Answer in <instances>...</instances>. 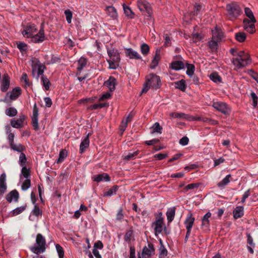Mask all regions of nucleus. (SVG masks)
<instances>
[{
	"label": "nucleus",
	"instance_id": "f257e3e1",
	"mask_svg": "<svg viewBox=\"0 0 258 258\" xmlns=\"http://www.w3.org/2000/svg\"><path fill=\"white\" fill-rule=\"evenodd\" d=\"M161 86V82L159 76L150 74L146 77V81L144 83L142 90V93L147 92L150 88L158 89Z\"/></svg>",
	"mask_w": 258,
	"mask_h": 258
},
{
	"label": "nucleus",
	"instance_id": "f03ea898",
	"mask_svg": "<svg viewBox=\"0 0 258 258\" xmlns=\"http://www.w3.org/2000/svg\"><path fill=\"white\" fill-rule=\"evenodd\" d=\"M151 227L154 229L155 235L161 233L163 231L165 233H168L167 231V228L164 222V218L162 217V213L161 212L159 213L155 221L152 223Z\"/></svg>",
	"mask_w": 258,
	"mask_h": 258
},
{
	"label": "nucleus",
	"instance_id": "7ed1b4c3",
	"mask_svg": "<svg viewBox=\"0 0 258 258\" xmlns=\"http://www.w3.org/2000/svg\"><path fill=\"white\" fill-rule=\"evenodd\" d=\"M30 250L33 253L38 254L44 252L46 250V240L42 234L39 233L36 238L35 245L30 247Z\"/></svg>",
	"mask_w": 258,
	"mask_h": 258
},
{
	"label": "nucleus",
	"instance_id": "20e7f679",
	"mask_svg": "<svg viewBox=\"0 0 258 258\" xmlns=\"http://www.w3.org/2000/svg\"><path fill=\"white\" fill-rule=\"evenodd\" d=\"M226 8L231 20L236 19L241 13V9L239 5L236 2L228 4Z\"/></svg>",
	"mask_w": 258,
	"mask_h": 258
},
{
	"label": "nucleus",
	"instance_id": "39448f33",
	"mask_svg": "<svg viewBox=\"0 0 258 258\" xmlns=\"http://www.w3.org/2000/svg\"><path fill=\"white\" fill-rule=\"evenodd\" d=\"M107 52L109 57V59H107L109 64H114L115 63L120 61V52L117 49L113 48L112 46H107Z\"/></svg>",
	"mask_w": 258,
	"mask_h": 258
},
{
	"label": "nucleus",
	"instance_id": "423d86ee",
	"mask_svg": "<svg viewBox=\"0 0 258 258\" xmlns=\"http://www.w3.org/2000/svg\"><path fill=\"white\" fill-rule=\"evenodd\" d=\"M233 64H249L252 63L249 54L243 51H239L237 56L233 58Z\"/></svg>",
	"mask_w": 258,
	"mask_h": 258
},
{
	"label": "nucleus",
	"instance_id": "0eeeda50",
	"mask_svg": "<svg viewBox=\"0 0 258 258\" xmlns=\"http://www.w3.org/2000/svg\"><path fill=\"white\" fill-rule=\"evenodd\" d=\"M46 39L44 25L43 23L41 24L40 28L37 33H34L31 38V40L32 42L35 43H40L43 42Z\"/></svg>",
	"mask_w": 258,
	"mask_h": 258
},
{
	"label": "nucleus",
	"instance_id": "6e6552de",
	"mask_svg": "<svg viewBox=\"0 0 258 258\" xmlns=\"http://www.w3.org/2000/svg\"><path fill=\"white\" fill-rule=\"evenodd\" d=\"M138 7L140 11L145 13L147 17L151 16L152 9L150 4L145 0H139L138 1Z\"/></svg>",
	"mask_w": 258,
	"mask_h": 258
},
{
	"label": "nucleus",
	"instance_id": "1a4fd4ad",
	"mask_svg": "<svg viewBox=\"0 0 258 258\" xmlns=\"http://www.w3.org/2000/svg\"><path fill=\"white\" fill-rule=\"evenodd\" d=\"M37 29L34 24H30L24 27L22 31V34L24 37L28 38H31L32 35L36 33Z\"/></svg>",
	"mask_w": 258,
	"mask_h": 258
},
{
	"label": "nucleus",
	"instance_id": "9d476101",
	"mask_svg": "<svg viewBox=\"0 0 258 258\" xmlns=\"http://www.w3.org/2000/svg\"><path fill=\"white\" fill-rule=\"evenodd\" d=\"M155 254V249L152 244H148L147 246H144L142 249L141 255L139 254L138 258H150Z\"/></svg>",
	"mask_w": 258,
	"mask_h": 258
},
{
	"label": "nucleus",
	"instance_id": "9b49d317",
	"mask_svg": "<svg viewBox=\"0 0 258 258\" xmlns=\"http://www.w3.org/2000/svg\"><path fill=\"white\" fill-rule=\"evenodd\" d=\"M212 106L215 109L224 114H227L230 112V107L224 102H215L213 103Z\"/></svg>",
	"mask_w": 258,
	"mask_h": 258
},
{
	"label": "nucleus",
	"instance_id": "f8f14e48",
	"mask_svg": "<svg viewBox=\"0 0 258 258\" xmlns=\"http://www.w3.org/2000/svg\"><path fill=\"white\" fill-rule=\"evenodd\" d=\"M21 94V88L19 87H17L13 89L12 91L9 92L7 93L5 100L7 101L8 100V98H9L11 100H15L17 99Z\"/></svg>",
	"mask_w": 258,
	"mask_h": 258
},
{
	"label": "nucleus",
	"instance_id": "ddd939ff",
	"mask_svg": "<svg viewBox=\"0 0 258 258\" xmlns=\"http://www.w3.org/2000/svg\"><path fill=\"white\" fill-rule=\"evenodd\" d=\"M124 53L126 57L132 59H141L142 56L136 50L132 48H125Z\"/></svg>",
	"mask_w": 258,
	"mask_h": 258
},
{
	"label": "nucleus",
	"instance_id": "4468645a",
	"mask_svg": "<svg viewBox=\"0 0 258 258\" xmlns=\"http://www.w3.org/2000/svg\"><path fill=\"white\" fill-rule=\"evenodd\" d=\"M244 29L249 33L252 34L255 31V22H252L251 20L245 18L243 21Z\"/></svg>",
	"mask_w": 258,
	"mask_h": 258
},
{
	"label": "nucleus",
	"instance_id": "2eb2a0df",
	"mask_svg": "<svg viewBox=\"0 0 258 258\" xmlns=\"http://www.w3.org/2000/svg\"><path fill=\"white\" fill-rule=\"evenodd\" d=\"M224 37V34L222 30L216 27L214 30H212V38L219 41L221 42Z\"/></svg>",
	"mask_w": 258,
	"mask_h": 258
},
{
	"label": "nucleus",
	"instance_id": "dca6fc26",
	"mask_svg": "<svg viewBox=\"0 0 258 258\" xmlns=\"http://www.w3.org/2000/svg\"><path fill=\"white\" fill-rule=\"evenodd\" d=\"M10 87V78L7 74H5L3 77V80L1 86V90L2 92H6Z\"/></svg>",
	"mask_w": 258,
	"mask_h": 258
},
{
	"label": "nucleus",
	"instance_id": "f3484780",
	"mask_svg": "<svg viewBox=\"0 0 258 258\" xmlns=\"http://www.w3.org/2000/svg\"><path fill=\"white\" fill-rule=\"evenodd\" d=\"M19 198V195L18 192L16 190H14L7 195L6 200L9 203L12 202L13 200L17 202Z\"/></svg>",
	"mask_w": 258,
	"mask_h": 258
},
{
	"label": "nucleus",
	"instance_id": "a211bd4d",
	"mask_svg": "<svg viewBox=\"0 0 258 258\" xmlns=\"http://www.w3.org/2000/svg\"><path fill=\"white\" fill-rule=\"evenodd\" d=\"M90 135V134L89 133L81 142L80 146V151L81 153H83L85 151V150L89 147L90 143L89 137Z\"/></svg>",
	"mask_w": 258,
	"mask_h": 258
},
{
	"label": "nucleus",
	"instance_id": "6ab92c4d",
	"mask_svg": "<svg viewBox=\"0 0 258 258\" xmlns=\"http://www.w3.org/2000/svg\"><path fill=\"white\" fill-rule=\"evenodd\" d=\"M170 64H191L186 61L180 55H176Z\"/></svg>",
	"mask_w": 258,
	"mask_h": 258
},
{
	"label": "nucleus",
	"instance_id": "aec40b11",
	"mask_svg": "<svg viewBox=\"0 0 258 258\" xmlns=\"http://www.w3.org/2000/svg\"><path fill=\"white\" fill-rule=\"evenodd\" d=\"M116 80L114 78L110 77L109 79L104 83V85L106 86L110 91H113L115 89Z\"/></svg>",
	"mask_w": 258,
	"mask_h": 258
},
{
	"label": "nucleus",
	"instance_id": "412c9836",
	"mask_svg": "<svg viewBox=\"0 0 258 258\" xmlns=\"http://www.w3.org/2000/svg\"><path fill=\"white\" fill-rule=\"evenodd\" d=\"M244 214V208L242 206H237L233 211V217L235 219L241 217Z\"/></svg>",
	"mask_w": 258,
	"mask_h": 258
},
{
	"label": "nucleus",
	"instance_id": "4be33fe9",
	"mask_svg": "<svg viewBox=\"0 0 258 258\" xmlns=\"http://www.w3.org/2000/svg\"><path fill=\"white\" fill-rule=\"evenodd\" d=\"M132 117L133 115L129 114L125 119H124L122 120L121 123L119 126V129L120 131L121 132V134L125 130L128 122L131 121Z\"/></svg>",
	"mask_w": 258,
	"mask_h": 258
},
{
	"label": "nucleus",
	"instance_id": "5701e85b",
	"mask_svg": "<svg viewBox=\"0 0 258 258\" xmlns=\"http://www.w3.org/2000/svg\"><path fill=\"white\" fill-rule=\"evenodd\" d=\"M106 11L108 16H109L113 19H115L117 18L118 15L116 10L112 6H107L106 8Z\"/></svg>",
	"mask_w": 258,
	"mask_h": 258
},
{
	"label": "nucleus",
	"instance_id": "b1692460",
	"mask_svg": "<svg viewBox=\"0 0 258 258\" xmlns=\"http://www.w3.org/2000/svg\"><path fill=\"white\" fill-rule=\"evenodd\" d=\"M211 217V213L210 212H207L202 219V226L208 228L210 225V218Z\"/></svg>",
	"mask_w": 258,
	"mask_h": 258
},
{
	"label": "nucleus",
	"instance_id": "393cba45",
	"mask_svg": "<svg viewBox=\"0 0 258 258\" xmlns=\"http://www.w3.org/2000/svg\"><path fill=\"white\" fill-rule=\"evenodd\" d=\"M11 148L15 151L18 152L22 153L24 151L26 150V148L24 146L22 145L21 144H15L13 143L10 145Z\"/></svg>",
	"mask_w": 258,
	"mask_h": 258
},
{
	"label": "nucleus",
	"instance_id": "a878e982",
	"mask_svg": "<svg viewBox=\"0 0 258 258\" xmlns=\"http://www.w3.org/2000/svg\"><path fill=\"white\" fill-rule=\"evenodd\" d=\"M175 215V208L174 207L169 208L166 212L168 223H171L174 219Z\"/></svg>",
	"mask_w": 258,
	"mask_h": 258
},
{
	"label": "nucleus",
	"instance_id": "bb28decb",
	"mask_svg": "<svg viewBox=\"0 0 258 258\" xmlns=\"http://www.w3.org/2000/svg\"><path fill=\"white\" fill-rule=\"evenodd\" d=\"M195 220V219L192 216V214H190L187 217L184 222V224L185 225L186 229H191L193 224L194 223Z\"/></svg>",
	"mask_w": 258,
	"mask_h": 258
},
{
	"label": "nucleus",
	"instance_id": "cd10ccee",
	"mask_svg": "<svg viewBox=\"0 0 258 258\" xmlns=\"http://www.w3.org/2000/svg\"><path fill=\"white\" fill-rule=\"evenodd\" d=\"M6 180V175L4 173L0 176V192H4L7 188Z\"/></svg>",
	"mask_w": 258,
	"mask_h": 258
},
{
	"label": "nucleus",
	"instance_id": "c85d7f7f",
	"mask_svg": "<svg viewBox=\"0 0 258 258\" xmlns=\"http://www.w3.org/2000/svg\"><path fill=\"white\" fill-rule=\"evenodd\" d=\"M110 179L109 175L106 173L99 174L94 177V180L96 182H100L102 181H107Z\"/></svg>",
	"mask_w": 258,
	"mask_h": 258
},
{
	"label": "nucleus",
	"instance_id": "c756f323",
	"mask_svg": "<svg viewBox=\"0 0 258 258\" xmlns=\"http://www.w3.org/2000/svg\"><path fill=\"white\" fill-rule=\"evenodd\" d=\"M27 206L26 205L18 207L12 211L10 214L11 216H15L18 215L21 213H22L23 211H24L26 209Z\"/></svg>",
	"mask_w": 258,
	"mask_h": 258
},
{
	"label": "nucleus",
	"instance_id": "7c9ffc66",
	"mask_svg": "<svg viewBox=\"0 0 258 258\" xmlns=\"http://www.w3.org/2000/svg\"><path fill=\"white\" fill-rule=\"evenodd\" d=\"M174 86L182 91H185L186 88L185 81L183 80L174 82Z\"/></svg>",
	"mask_w": 258,
	"mask_h": 258
},
{
	"label": "nucleus",
	"instance_id": "2f4dec72",
	"mask_svg": "<svg viewBox=\"0 0 258 258\" xmlns=\"http://www.w3.org/2000/svg\"><path fill=\"white\" fill-rule=\"evenodd\" d=\"M118 188V186L117 185L113 186L111 188H110L107 191H105L104 193V196L110 197L112 195H115Z\"/></svg>",
	"mask_w": 258,
	"mask_h": 258
},
{
	"label": "nucleus",
	"instance_id": "473e14b6",
	"mask_svg": "<svg viewBox=\"0 0 258 258\" xmlns=\"http://www.w3.org/2000/svg\"><path fill=\"white\" fill-rule=\"evenodd\" d=\"M161 48H157L156 50L155 56L152 60V63L153 64H158L160 59H161Z\"/></svg>",
	"mask_w": 258,
	"mask_h": 258
},
{
	"label": "nucleus",
	"instance_id": "72a5a7b5",
	"mask_svg": "<svg viewBox=\"0 0 258 258\" xmlns=\"http://www.w3.org/2000/svg\"><path fill=\"white\" fill-rule=\"evenodd\" d=\"M160 243L161 245L159 248V258H164L167 255V250L166 249V248L164 246L162 240L161 239L160 240Z\"/></svg>",
	"mask_w": 258,
	"mask_h": 258
},
{
	"label": "nucleus",
	"instance_id": "f704fd0d",
	"mask_svg": "<svg viewBox=\"0 0 258 258\" xmlns=\"http://www.w3.org/2000/svg\"><path fill=\"white\" fill-rule=\"evenodd\" d=\"M21 82L25 88L29 87L31 85V83L28 79L27 75L26 73L23 74L21 78Z\"/></svg>",
	"mask_w": 258,
	"mask_h": 258
},
{
	"label": "nucleus",
	"instance_id": "c9c22d12",
	"mask_svg": "<svg viewBox=\"0 0 258 258\" xmlns=\"http://www.w3.org/2000/svg\"><path fill=\"white\" fill-rule=\"evenodd\" d=\"M140 50L144 55H147L149 53L150 47L147 44L143 43L140 46Z\"/></svg>",
	"mask_w": 258,
	"mask_h": 258
},
{
	"label": "nucleus",
	"instance_id": "e433bc0d",
	"mask_svg": "<svg viewBox=\"0 0 258 258\" xmlns=\"http://www.w3.org/2000/svg\"><path fill=\"white\" fill-rule=\"evenodd\" d=\"M133 238H134V231L132 228H131L126 232L124 239L125 241L129 243Z\"/></svg>",
	"mask_w": 258,
	"mask_h": 258
},
{
	"label": "nucleus",
	"instance_id": "4c0bfd02",
	"mask_svg": "<svg viewBox=\"0 0 258 258\" xmlns=\"http://www.w3.org/2000/svg\"><path fill=\"white\" fill-rule=\"evenodd\" d=\"M235 37L237 41L239 42H243L246 39V34L244 32H239L235 33Z\"/></svg>",
	"mask_w": 258,
	"mask_h": 258
},
{
	"label": "nucleus",
	"instance_id": "58836bf2",
	"mask_svg": "<svg viewBox=\"0 0 258 258\" xmlns=\"http://www.w3.org/2000/svg\"><path fill=\"white\" fill-rule=\"evenodd\" d=\"M231 175H227L222 181L218 183L217 185L220 187H224L230 182Z\"/></svg>",
	"mask_w": 258,
	"mask_h": 258
},
{
	"label": "nucleus",
	"instance_id": "ea45409f",
	"mask_svg": "<svg viewBox=\"0 0 258 258\" xmlns=\"http://www.w3.org/2000/svg\"><path fill=\"white\" fill-rule=\"evenodd\" d=\"M202 9V6L200 4H196L194 5V10L190 12L192 16H197L201 12Z\"/></svg>",
	"mask_w": 258,
	"mask_h": 258
},
{
	"label": "nucleus",
	"instance_id": "a19ab883",
	"mask_svg": "<svg viewBox=\"0 0 258 258\" xmlns=\"http://www.w3.org/2000/svg\"><path fill=\"white\" fill-rule=\"evenodd\" d=\"M244 12L245 15L249 18V20H251L252 22H256V20L253 13L249 8H245L244 9Z\"/></svg>",
	"mask_w": 258,
	"mask_h": 258
},
{
	"label": "nucleus",
	"instance_id": "79ce46f5",
	"mask_svg": "<svg viewBox=\"0 0 258 258\" xmlns=\"http://www.w3.org/2000/svg\"><path fill=\"white\" fill-rule=\"evenodd\" d=\"M220 42L212 38V40L209 42V46L213 51L217 50L218 46V43Z\"/></svg>",
	"mask_w": 258,
	"mask_h": 258
},
{
	"label": "nucleus",
	"instance_id": "37998d69",
	"mask_svg": "<svg viewBox=\"0 0 258 258\" xmlns=\"http://www.w3.org/2000/svg\"><path fill=\"white\" fill-rule=\"evenodd\" d=\"M17 113H18V112H17V109L13 107H11L9 108H7L6 110V115H7L8 116H9L10 117H13V116H16L17 115Z\"/></svg>",
	"mask_w": 258,
	"mask_h": 258
},
{
	"label": "nucleus",
	"instance_id": "c03bdc74",
	"mask_svg": "<svg viewBox=\"0 0 258 258\" xmlns=\"http://www.w3.org/2000/svg\"><path fill=\"white\" fill-rule=\"evenodd\" d=\"M123 8L125 15L130 18H133L134 14L132 12L131 8L129 7L126 6L125 4L123 5Z\"/></svg>",
	"mask_w": 258,
	"mask_h": 258
},
{
	"label": "nucleus",
	"instance_id": "a18cd8bd",
	"mask_svg": "<svg viewBox=\"0 0 258 258\" xmlns=\"http://www.w3.org/2000/svg\"><path fill=\"white\" fill-rule=\"evenodd\" d=\"M26 161L27 158L25 154L23 152L21 153L19 159V164L21 165V167L26 166Z\"/></svg>",
	"mask_w": 258,
	"mask_h": 258
},
{
	"label": "nucleus",
	"instance_id": "49530a36",
	"mask_svg": "<svg viewBox=\"0 0 258 258\" xmlns=\"http://www.w3.org/2000/svg\"><path fill=\"white\" fill-rule=\"evenodd\" d=\"M41 81L43 83V85L44 87L46 90H48L49 89L50 82L49 80L44 76H42L41 77Z\"/></svg>",
	"mask_w": 258,
	"mask_h": 258
},
{
	"label": "nucleus",
	"instance_id": "de8ad7c7",
	"mask_svg": "<svg viewBox=\"0 0 258 258\" xmlns=\"http://www.w3.org/2000/svg\"><path fill=\"white\" fill-rule=\"evenodd\" d=\"M67 157V152L66 150H63L60 151L59 154V157L58 158L56 161V162L57 163H59L62 162L64 158Z\"/></svg>",
	"mask_w": 258,
	"mask_h": 258
},
{
	"label": "nucleus",
	"instance_id": "09e8293b",
	"mask_svg": "<svg viewBox=\"0 0 258 258\" xmlns=\"http://www.w3.org/2000/svg\"><path fill=\"white\" fill-rule=\"evenodd\" d=\"M210 79L215 83L221 82V78L220 76L216 73H212L210 75Z\"/></svg>",
	"mask_w": 258,
	"mask_h": 258
},
{
	"label": "nucleus",
	"instance_id": "8fccbe9b",
	"mask_svg": "<svg viewBox=\"0 0 258 258\" xmlns=\"http://www.w3.org/2000/svg\"><path fill=\"white\" fill-rule=\"evenodd\" d=\"M138 154V151H135L133 152H130L127 155L123 157V160L128 161L133 159Z\"/></svg>",
	"mask_w": 258,
	"mask_h": 258
},
{
	"label": "nucleus",
	"instance_id": "3c124183",
	"mask_svg": "<svg viewBox=\"0 0 258 258\" xmlns=\"http://www.w3.org/2000/svg\"><path fill=\"white\" fill-rule=\"evenodd\" d=\"M17 48L22 53H24L27 49V45L24 42H21L17 44Z\"/></svg>",
	"mask_w": 258,
	"mask_h": 258
},
{
	"label": "nucleus",
	"instance_id": "603ef678",
	"mask_svg": "<svg viewBox=\"0 0 258 258\" xmlns=\"http://www.w3.org/2000/svg\"><path fill=\"white\" fill-rule=\"evenodd\" d=\"M85 66H80L78 68L77 75L78 76V80L80 81H83V80H84L87 77V74H85L83 76H80V75H81V72L83 69V68H84V67Z\"/></svg>",
	"mask_w": 258,
	"mask_h": 258
},
{
	"label": "nucleus",
	"instance_id": "864d4df0",
	"mask_svg": "<svg viewBox=\"0 0 258 258\" xmlns=\"http://www.w3.org/2000/svg\"><path fill=\"white\" fill-rule=\"evenodd\" d=\"M56 249L59 258H63L64 251L63 248L58 244L55 245Z\"/></svg>",
	"mask_w": 258,
	"mask_h": 258
},
{
	"label": "nucleus",
	"instance_id": "5fc2aeb1",
	"mask_svg": "<svg viewBox=\"0 0 258 258\" xmlns=\"http://www.w3.org/2000/svg\"><path fill=\"white\" fill-rule=\"evenodd\" d=\"M46 69L45 66H38L37 68L35 69L37 71V78L38 79L40 75L43 76V72Z\"/></svg>",
	"mask_w": 258,
	"mask_h": 258
},
{
	"label": "nucleus",
	"instance_id": "6e6d98bb",
	"mask_svg": "<svg viewBox=\"0 0 258 258\" xmlns=\"http://www.w3.org/2000/svg\"><path fill=\"white\" fill-rule=\"evenodd\" d=\"M64 15L66 16V20L69 24H70L72 22V19L73 17L72 12L69 9L64 11Z\"/></svg>",
	"mask_w": 258,
	"mask_h": 258
},
{
	"label": "nucleus",
	"instance_id": "4d7b16f0",
	"mask_svg": "<svg viewBox=\"0 0 258 258\" xmlns=\"http://www.w3.org/2000/svg\"><path fill=\"white\" fill-rule=\"evenodd\" d=\"M32 213L33 215L36 217L42 215L41 211L40 210L39 207L36 205H34V208L32 211Z\"/></svg>",
	"mask_w": 258,
	"mask_h": 258
},
{
	"label": "nucleus",
	"instance_id": "13d9d810",
	"mask_svg": "<svg viewBox=\"0 0 258 258\" xmlns=\"http://www.w3.org/2000/svg\"><path fill=\"white\" fill-rule=\"evenodd\" d=\"M200 185L199 183H192L189 184H187L184 187V189L186 191H187L189 189H197Z\"/></svg>",
	"mask_w": 258,
	"mask_h": 258
},
{
	"label": "nucleus",
	"instance_id": "bf43d9fd",
	"mask_svg": "<svg viewBox=\"0 0 258 258\" xmlns=\"http://www.w3.org/2000/svg\"><path fill=\"white\" fill-rule=\"evenodd\" d=\"M169 116L172 118H186V114L183 113L171 112Z\"/></svg>",
	"mask_w": 258,
	"mask_h": 258
},
{
	"label": "nucleus",
	"instance_id": "052dcab7",
	"mask_svg": "<svg viewBox=\"0 0 258 258\" xmlns=\"http://www.w3.org/2000/svg\"><path fill=\"white\" fill-rule=\"evenodd\" d=\"M11 125L14 127V128H21L23 126V124L21 123L20 122H19V121L18 120V119H17V120H12L11 121Z\"/></svg>",
	"mask_w": 258,
	"mask_h": 258
},
{
	"label": "nucleus",
	"instance_id": "680f3d73",
	"mask_svg": "<svg viewBox=\"0 0 258 258\" xmlns=\"http://www.w3.org/2000/svg\"><path fill=\"white\" fill-rule=\"evenodd\" d=\"M153 132L155 133H161V131L162 130V127L160 125L158 122H156L152 126Z\"/></svg>",
	"mask_w": 258,
	"mask_h": 258
},
{
	"label": "nucleus",
	"instance_id": "e2e57ef3",
	"mask_svg": "<svg viewBox=\"0 0 258 258\" xmlns=\"http://www.w3.org/2000/svg\"><path fill=\"white\" fill-rule=\"evenodd\" d=\"M31 186V181L30 179L25 180L22 185V189L23 190H26Z\"/></svg>",
	"mask_w": 258,
	"mask_h": 258
},
{
	"label": "nucleus",
	"instance_id": "0e129e2a",
	"mask_svg": "<svg viewBox=\"0 0 258 258\" xmlns=\"http://www.w3.org/2000/svg\"><path fill=\"white\" fill-rule=\"evenodd\" d=\"M187 67L186 74L189 76H192L195 72V66H186Z\"/></svg>",
	"mask_w": 258,
	"mask_h": 258
},
{
	"label": "nucleus",
	"instance_id": "69168bd1",
	"mask_svg": "<svg viewBox=\"0 0 258 258\" xmlns=\"http://www.w3.org/2000/svg\"><path fill=\"white\" fill-rule=\"evenodd\" d=\"M247 73L258 83V74L254 72L252 70L247 71Z\"/></svg>",
	"mask_w": 258,
	"mask_h": 258
},
{
	"label": "nucleus",
	"instance_id": "338daca9",
	"mask_svg": "<svg viewBox=\"0 0 258 258\" xmlns=\"http://www.w3.org/2000/svg\"><path fill=\"white\" fill-rule=\"evenodd\" d=\"M22 174L24 177L27 178L30 175V171L29 169L27 168L26 166H22Z\"/></svg>",
	"mask_w": 258,
	"mask_h": 258
},
{
	"label": "nucleus",
	"instance_id": "774afa93",
	"mask_svg": "<svg viewBox=\"0 0 258 258\" xmlns=\"http://www.w3.org/2000/svg\"><path fill=\"white\" fill-rule=\"evenodd\" d=\"M32 125L35 131H38L39 129L38 118H32Z\"/></svg>",
	"mask_w": 258,
	"mask_h": 258
}]
</instances>
